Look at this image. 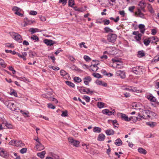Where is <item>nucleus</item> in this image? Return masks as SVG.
Here are the masks:
<instances>
[{"label":"nucleus","instance_id":"5","mask_svg":"<svg viewBox=\"0 0 159 159\" xmlns=\"http://www.w3.org/2000/svg\"><path fill=\"white\" fill-rule=\"evenodd\" d=\"M117 36L115 34H109L107 36V39L109 42L113 43L115 42Z\"/></svg>","mask_w":159,"mask_h":159},{"label":"nucleus","instance_id":"4","mask_svg":"<svg viewBox=\"0 0 159 159\" xmlns=\"http://www.w3.org/2000/svg\"><path fill=\"white\" fill-rule=\"evenodd\" d=\"M77 89L79 91L82 93H86L87 94H88L89 93H92L93 92L92 91H90V89L86 88L83 87H78Z\"/></svg>","mask_w":159,"mask_h":159},{"label":"nucleus","instance_id":"39","mask_svg":"<svg viewBox=\"0 0 159 159\" xmlns=\"http://www.w3.org/2000/svg\"><path fill=\"white\" fill-rule=\"evenodd\" d=\"M116 67L118 68H121L123 67V64L121 62H119V63H116Z\"/></svg>","mask_w":159,"mask_h":159},{"label":"nucleus","instance_id":"36","mask_svg":"<svg viewBox=\"0 0 159 159\" xmlns=\"http://www.w3.org/2000/svg\"><path fill=\"white\" fill-rule=\"evenodd\" d=\"M66 83L69 86L72 88L74 87L75 86V85L74 83L68 81H66Z\"/></svg>","mask_w":159,"mask_h":159},{"label":"nucleus","instance_id":"7","mask_svg":"<svg viewBox=\"0 0 159 159\" xmlns=\"http://www.w3.org/2000/svg\"><path fill=\"white\" fill-rule=\"evenodd\" d=\"M12 35L13 37L14 38V39L18 42L20 43L22 42L23 39L21 36L18 33H12Z\"/></svg>","mask_w":159,"mask_h":159},{"label":"nucleus","instance_id":"47","mask_svg":"<svg viewBox=\"0 0 159 159\" xmlns=\"http://www.w3.org/2000/svg\"><path fill=\"white\" fill-rule=\"evenodd\" d=\"M141 35L140 34H138L135 37V39L137 41H139L141 39Z\"/></svg>","mask_w":159,"mask_h":159},{"label":"nucleus","instance_id":"56","mask_svg":"<svg viewBox=\"0 0 159 159\" xmlns=\"http://www.w3.org/2000/svg\"><path fill=\"white\" fill-rule=\"evenodd\" d=\"M67 2V0H60L59 3H62L64 5H65Z\"/></svg>","mask_w":159,"mask_h":159},{"label":"nucleus","instance_id":"31","mask_svg":"<svg viewBox=\"0 0 159 159\" xmlns=\"http://www.w3.org/2000/svg\"><path fill=\"white\" fill-rule=\"evenodd\" d=\"M147 125H149L151 127H153L155 126L156 125V123L153 122H149L146 123Z\"/></svg>","mask_w":159,"mask_h":159},{"label":"nucleus","instance_id":"42","mask_svg":"<svg viewBox=\"0 0 159 159\" xmlns=\"http://www.w3.org/2000/svg\"><path fill=\"white\" fill-rule=\"evenodd\" d=\"M29 54L30 57H33L34 56H35L36 55L35 52H33L32 51H30Z\"/></svg>","mask_w":159,"mask_h":159},{"label":"nucleus","instance_id":"17","mask_svg":"<svg viewBox=\"0 0 159 159\" xmlns=\"http://www.w3.org/2000/svg\"><path fill=\"white\" fill-rule=\"evenodd\" d=\"M149 39L152 43H156L159 41L158 38L156 36L150 37Z\"/></svg>","mask_w":159,"mask_h":159},{"label":"nucleus","instance_id":"15","mask_svg":"<svg viewBox=\"0 0 159 159\" xmlns=\"http://www.w3.org/2000/svg\"><path fill=\"white\" fill-rule=\"evenodd\" d=\"M43 42L48 46H51L54 44V42L51 40L45 39L44 40Z\"/></svg>","mask_w":159,"mask_h":159},{"label":"nucleus","instance_id":"53","mask_svg":"<svg viewBox=\"0 0 159 159\" xmlns=\"http://www.w3.org/2000/svg\"><path fill=\"white\" fill-rule=\"evenodd\" d=\"M84 98L86 101V102H89L90 100V98L89 96L85 95L84 96Z\"/></svg>","mask_w":159,"mask_h":159},{"label":"nucleus","instance_id":"14","mask_svg":"<svg viewBox=\"0 0 159 159\" xmlns=\"http://www.w3.org/2000/svg\"><path fill=\"white\" fill-rule=\"evenodd\" d=\"M113 111H110L108 109H105L102 111V113L104 114L110 116L112 114H114V113L115 110H113Z\"/></svg>","mask_w":159,"mask_h":159},{"label":"nucleus","instance_id":"3","mask_svg":"<svg viewBox=\"0 0 159 159\" xmlns=\"http://www.w3.org/2000/svg\"><path fill=\"white\" fill-rule=\"evenodd\" d=\"M143 69L142 67L140 66H136L133 67L131 69V71L136 75H140L143 73Z\"/></svg>","mask_w":159,"mask_h":159},{"label":"nucleus","instance_id":"50","mask_svg":"<svg viewBox=\"0 0 159 159\" xmlns=\"http://www.w3.org/2000/svg\"><path fill=\"white\" fill-rule=\"evenodd\" d=\"M0 65H1L3 67H5L6 66V64L2 59V61L0 62Z\"/></svg>","mask_w":159,"mask_h":159},{"label":"nucleus","instance_id":"46","mask_svg":"<svg viewBox=\"0 0 159 159\" xmlns=\"http://www.w3.org/2000/svg\"><path fill=\"white\" fill-rule=\"evenodd\" d=\"M10 94L11 95H13L14 96L16 97L17 96V94L16 91L14 90H11Z\"/></svg>","mask_w":159,"mask_h":159},{"label":"nucleus","instance_id":"58","mask_svg":"<svg viewBox=\"0 0 159 159\" xmlns=\"http://www.w3.org/2000/svg\"><path fill=\"white\" fill-rule=\"evenodd\" d=\"M30 14L32 15H36L37 14V11H31L30 12Z\"/></svg>","mask_w":159,"mask_h":159},{"label":"nucleus","instance_id":"1","mask_svg":"<svg viewBox=\"0 0 159 159\" xmlns=\"http://www.w3.org/2000/svg\"><path fill=\"white\" fill-rule=\"evenodd\" d=\"M138 6L139 7L137 8V11L135 12V15L142 18L145 19V15L142 12V11L143 12H146L145 9L146 3L143 1H141L138 4Z\"/></svg>","mask_w":159,"mask_h":159},{"label":"nucleus","instance_id":"19","mask_svg":"<svg viewBox=\"0 0 159 159\" xmlns=\"http://www.w3.org/2000/svg\"><path fill=\"white\" fill-rule=\"evenodd\" d=\"M98 64L92 65L91 66L90 69L93 71L95 72L98 69V67L97 66Z\"/></svg>","mask_w":159,"mask_h":159},{"label":"nucleus","instance_id":"24","mask_svg":"<svg viewBox=\"0 0 159 159\" xmlns=\"http://www.w3.org/2000/svg\"><path fill=\"white\" fill-rule=\"evenodd\" d=\"M115 144L118 146H120L122 145V142L121 139L119 138L116 140L115 143Z\"/></svg>","mask_w":159,"mask_h":159},{"label":"nucleus","instance_id":"27","mask_svg":"<svg viewBox=\"0 0 159 159\" xmlns=\"http://www.w3.org/2000/svg\"><path fill=\"white\" fill-rule=\"evenodd\" d=\"M145 53L143 50L140 51L138 52L137 56L139 57H142L145 56Z\"/></svg>","mask_w":159,"mask_h":159},{"label":"nucleus","instance_id":"41","mask_svg":"<svg viewBox=\"0 0 159 159\" xmlns=\"http://www.w3.org/2000/svg\"><path fill=\"white\" fill-rule=\"evenodd\" d=\"M51 156H52V157L53 158V159H59V156L58 155L53 153H51Z\"/></svg>","mask_w":159,"mask_h":159},{"label":"nucleus","instance_id":"54","mask_svg":"<svg viewBox=\"0 0 159 159\" xmlns=\"http://www.w3.org/2000/svg\"><path fill=\"white\" fill-rule=\"evenodd\" d=\"M48 108H51L52 109H54L55 108V106L53 105L51 103H48Z\"/></svg>","mask_w":159,"mask_h":159},{"label":"nucleus","instance_id":"61","mask_svg":"<svg viewBox=\"0 0 159 159\" xmlns=\"http://www.w3.org/2000/svg\"><path fill=\"white\" fill-rule=\"evenodd\" d=\"M5 125L7 128L8 129H11L12 127V125L10 124L6 123Z\"/></svg>","mask_w":159,"mask_h":159},{"label":"nucleus","instance_id":"10","mask_svg":"<svg viewBox=\"0 0 159 159\" xmlns=\"http://www.w3.org/2000/svg\"><path fill=\"white\" fill-rule=\"evenodd\" d=\"M120 117L121 119L126 121H129L131 120L133 118V117L132 116L129 118L126 115L124 114L120 113Z\"/></svg>","mask_w":159,"mask_h":159},{"label":"nucleus","instance_id":"21","mask_svg":"<svg viewBox=\"0 0 159 159\" xmlns=\"http://www.w3.org/2000/svg\"><path fill=\"white\" fill-rule=\"evenodd\" d=\"M105 137V135L104 134H100L98 136V140L100 141H103Z\"/></svg>","mask_w":159,"mask_h":159},{"label":"nucleus","instance_id":"60","mask_svg":"<svg viewBox=\"0 0 159 159\" xmlns=\"http://www.w3.org/2000/svg\"><path fill=\"white\" fill-rule=\"evenodd\" d=\"M20 9V8H18V7H13L12 10L13 11L17 12L18 11H19Z\"/></svg>","mask_w":159,"mask_h":159},{"label":"nucleus","instance_id":"52","mask_svg":"<svg viewBox=\"0 0 159 159\" xmlns=\"http://www.w3.org/2000/svg\"><path fill=\"white\" fill-rule=\"evenodd\" d=\"M135 8V7L134 6L129 7V10L130 12H134V10Z\"/></svg>","mask_w":159,"mask_h":159},{"label":"nucleus","instance_id":"26","mask_svg":"<svg viewBox=\"0 0 159 159\" xmlns=\"http://www.w3.org/2000/svg\"><path fill=\"white\" fill-rule=\"evenodd\" d=\"M126 90L131 91L133 92H137V90L136 88L133 87H129L125 88Z\"/></svg>","mask_w":159,"mask_h":159},{"label":"nucleus","instance_id":"57","mask_svg":"<svg viewBox=\"0 0 159 159\" xmlns=\"http://www.w3.org/2000/svg\"><path fill=\"white\" fill-rule=\"evenodd\" d=\"M84 58L86 61H89L91 60L90 58L87 56H84Z\"/></svg>","mask_w":159,"mask_h":159},{"label":"nucleus","instance_id":"59","mask_svg":"<svg viewBox=\"0 0 159 159\" xmlns=\"http://www.w3.org/2000/svg\"><path fill=\"white\" fill-rule=\"evenodd\" d=\"M85 43L84 42H82L79 43V45L80 48H82V45H83V47L85 48H87V47L85 45Z\"/></svg>","mask_w":159,"mask_h":159},{"label":"nucleus","instance_id":"55","mask_svg":"<svg viewBox=\"0 0 159 159\" xmlns=\"http://www.w3.org/2000/svg\"><path fill=\"white\" fill-rule=\"evenodd\" d=\"M49 68H52L53 70H59V68L58 67H54V66H49Z\"/></svg>","mask_w":159,"mask_h":159},{"label":"nucleus","instance_id":"45","mask_svg":"<svg viewBox=\"0 0 159 159\" xmlns=\"http://www.w3.org/2000/svg\"><path fill=\"white\" fill-rule=\"evenodd\" d=\"M103 22L104 23V25H107L110 23V20L107 19H105L103 20Z\"/></svg>","mask_w":159,"mask_h":159},{"label":"nucleus","instance_id":"12","mask_svg":"<svg viewBox=\"0 0 159 159\" xmlns=\"http://www.w3.org/2000/svg\"><path fill=\"white\" fill-rule=\"evenodd\" d=\"M84 80V83L86 85H89V82L92 80L91 77L89 76H87L85 77L83 79Z\"/></svg>","mask_w":159,"mask_h":159},{"label":"nucleus","instance_id":"23","mask_svg":"<svg viewBox=\"0 0 159 159\" xmlns=\"http://www.w3.org/2000/svg\"><path fill=\"white\" fill-rule=\"evenodd\" d=\"M46 153L45 151H43L41 152L38 153L37 154V156L41 158H43L44 157V155Z\"/></svg>","mask_w":159,"mask_h":159},{"label":"nucleus","instance_id":"25","mask_svg":"<svg viewBox=\"0 0 159 159\" xmlns=\"http://www.w3.org/2000/svg\"><path fill=\"white\" fill-rule=\"evenodd\" d=\"M138 151L140 153L146 154L147 153V151L142 148H139L138 149Z\"/></svg>","mask_w":159,"mask_h":159},{"label":"nucleus","instance_id":"51","mask_svg":"<svg viewBox=\"0 0 159 159\" xmlns=\"http://www.w3.org/2000/svg\"><path fill=\"white\" fill-rule=\"evenodd\" d=\"M61 116L63 117H66L67 116V111H63L62 112V113L61 114Z\"/></svg>","mask_w":159,"mask_h":159},{"label":"nucleus","instance_id":"11","mask_svg":"<svg viewBox=\"0 0 159 159\" xmlns=\"http://www.w3.org/2000/svg\"><path fill=\"white\" fill-rule=\"evenodd\" d=\"M116 74L118 76H120L122 79L125 78V73L123 71L117 70L116 72Z\"/></svg>","mask_w":159,"mask_h":159},{"label":"nucleus","instance_id":"6","mask_svg":"<svg viewBox=\"0 0 159 159\" xmlns=\"http://www.w3.org/2000/svg\"><path fill=\"white\" fill-rule=\"evenodd\" d=\"M68 141L71 144L75 147H77L79 146L80 142L79 141L74 139L71 137L68 138Z\"/></svg>","mask_w":159,"mask_h":159},{"label":"nucleus","instance_id":"32","mask_svg":"<svg viewBox=\"0 0 159 159\" xmlns=\"http://www.w3.org/2000/svg\"><path fill=\"white\" fill-rule=\"evenodd\" d=\"M104 30L106 33H108L109 32H113V31L110 29L109 27H106L104 28Z\"/></svg>","mask_w":159,"mask_h":159},{"label":"nucleus","instance_id":"20","mask_svg":"<svg viewBox=\"0 0 159 159\" xmlns=\"http://www.w3.org/2000/svg\"><path fill=\"white\" fill-rule=\"evenodd\" d=\"M105 133L107 135H111L114 134L115 132L112 129H108L106 131Z\"/></svg>","mask_w":159,"mask_h":159},{"label":"nucleus","instance_id":"8","mask_svg":"<svg viewBox=\"0 0 159 159\" xmlns=\"http://www.w3.org/2000/svg\"><path fill=\"white\" fill-rule=\"evenodd\" d=\"M6 104H7V106L12 111H16V106L14 103L12 101H9L7 102Z\"/></svg>","mask_w":159,"mask_h":159},{"label":"nucleus","instance_id":"33","mask_svg":"<svg viewBox=\"0 0 159 159\" xmlns=\"http://www.w3.org/2000/svg\"><path fill=\"white\" fill-rule=\"evenodd\" d=\"M104 105L105 103H104L101 102H98L97 103V106L100 108L103 107L104 106Z\"/></svg>","mask_w":159,"mask_h":159},{"label":"nucleus","instance_id":"49","mask_svg":"<svg viewBox=\"0 0 159 159\" xmlns=\"http://www.w3.org/2000/svg\"><path fill=\"white\" fill-rule=\"evenodd\" d=\"M27 151V148H24L22 149H21L20 150V152L22 154L26 152Z\"/></svg>","mask_w":159,"mask_h":159},{"label":"nucleus","instance_id":"63","mask_svg":"<svg viewBox=\"0 0 159 159\" xmlns=\"http://www.w3.org/2000/svg\"><path fill=\"white\" fill-rule=\"evenodd\" d=\"M76 11L80 12H83L85 11V9H83V8H79L76 9Z\"/></svg>","mask_w":159,"mask_h":159},{"label":"nucleus","instance_id":"30","mask_svg":"<svg viewBox=\"0 0 159 159\" xmlns=\"http://www.w3.org/2000/svg\"><path fill=\"white\" fill-rule=\"evenodd\" d=\"M150 43H151V42L149 38H148V39H145L144 40V44L146 46H148Z\"/></svg>","mask_w":159,"mask_h":159},{"label":"nucleus","instance_id":"62","mask_svg":"<svg viewBox=\"0 0 159 159\" xmlns=\"http://www.w3.org/2000/svg\"><path fill=\"white\" fill-rule=\"evenodd\" d=\"M15 14L19 16H23V14L20 12L19 11H18L17 12H15Z\"/></svg>","mask_w":159,"mask_h":159},{"label":"nucleus","instance_id":"22","mask_svg":"<svg viewBox=\"0 0 159 159\" xmlns=\"http://www.w3.org/2000/svg\"><path fill=\"white\" fill-rule=\"evenodd\" d=\"M39 29L37 28H31L29 30V31L31 32V34H33L35 33L36 32H39Z\"/></svg>","mask_w":159,"mask_h":159},{"label":"nucleus","instance_id":"18","mask_svg":"<svg viewBox=\"0 0 159 159\" xmlns=\"http://www.w3.org/2000/svg\"><path fill=\"white\" fill-rule=\"evenodd\" d=\"M36 147L37 149L39 151L42 150L44 148V146L41 143H39V144H37L36 146Z\"/></svg>","mask_w":159,"mask_h":159},{"label":"nucleus","instance_id":"37","mask_svg":"<svg viewBox=\"0 0 159 159\" xmlns=\"http://www.w3.org/2000/svg\"><path fill=\"white\" fill-rule=\"evenodd\" d=\"M16 141H17L16 140H12L9 143V144L10 145L16 146Z\"/></svg>","mask_w":159,"mask_h":159},{"label":"nucleus","instance_id":"34","mask_svg":"<svg viewBox=\"0 0 159 159\" xmlns=\"http://www.w3.org/2000/svg\"><path fill=\"white\" fill-rule=\"evenodd\" d=\"M147 8L149 10V11L151 13H153L154 12V11L153 10L152 7L151 5L150 4H148L147 6Z\"/></svg>","mask_w":159,"mask_h":159},{"label":"nucleus","instance_id":"64","mask_svg":"<svg viewBox=\"0 0 159 159\" xmlns=\"http://www.w3.org/2000/svg\"><path fill=\"white\" fill-rule=\"evenodd\" d=\"M23 44L24 45L28 46L29 45V43L26 40H25L23 41Z\"/></svg>","mask_w":159,"mask_h":159},{"label":"nucleus","instance_id":"48","mask_svg":"<svg viewBox=\"0 0 159 159\" xmlns=\"http://www.w3.org/2000/svg\"><path fill=\"white\" fill-rule=\"evenodd\" d=\"M159 61V53L157 54V55L155 57L153 61L155 62H157Z\"/></svg>","mask_w":159,"mask_h":159},{"label":"nucleus","instance_id":"28","mask_svg":"<svg viewBox=\"0 0 159 159\" xmlns=\"http://www.w3.org/2000/svg\"><path fill=\"white\" fill-rule=\"evenodd\" d=\"M25 144L22 143L21 141H16V147H22L24 146Z\"/></svg>","mask_w":159,"mask_h":159},{"label":"nucleus","instance_id":"29","mask_svg":"<svg viewBox=\"0 0 159 159\" xmlns=\"http://www.w3.org/2000/svg\"><path fill=\"white\" fill-rule=\"evenodd\" d=\"M101 130L102 129L100 128L97 127H94L93 129V131L94 132H97L98 133H100L101 131Z\"/></svg>","mask_w":159,"mask_h":159},{"label":"nucleus","instance_id":"9","mask_svg":"<svg viewBox=\"0 0 159 159\" xmlns=\"http://www.w3.org/2000/svg\"><path fill=\"white\" fill-rule=\"evenodd\" d=\"M145 97L151 102H155L156 99L152 94L147 93L146 94Z\"/></svg>","mask_w":159,"mask_h":159},{"label":"nucleus","instance_id":"44","mask_svg":"<svg viewBox=\"0 0 159 159\" xmlns=\"http://www.w3.org/2000/svg\"><path fill=\"white\" fill-rule=\"evenodd\" d=\"M31 39L35 40L37 41H39V38L36 35H33V36L31 37Z\"/></svg>","mask_w":159,"mask_h":159},{"label":"nucleus","instance_id":"40","mask_svg":"<svg viewBox=\"0 0 159 159\" xmlns=\"http://www.w3.org/2000/svg\"><path fill=\"white\" fill-rule=\"evenodd\" d=\"M69 6L72 7L75 5V2L74 0H69L68 1Z\"/></svg>","mask_w":159,"mask_h":159},{"label":"nucleus","instance_id":"43","mask_svg":"<svg viewBox=\"0 0 159 159\" xmlns=\"http://www.w3.org/2000/svg\"><path fill=\"white\" fill-rule=\"evenodd\" d=\"M93 75L95 77L97 78H100L102 77L101 75L99 73H93Z\"/></svg>","mask_w":159,"mask_h":159},{"label":"nucleus","instance_id":"16","mask_svg":"<svg viewBox=\"0 0 159 159\" xmlns=\"http://www.w3.org/2000/svg\"><path fill=\"white\" fill-rule=\"evenodd\" d=\"M0 155L4 158H6L7 157V152L6 151H4L2 148L0 149Z\"/></svg>","mask_w":159,"mask_h":159},{"label":"nucleus","instance_id":"35","mask_svg":"<svg viewBox=\"0 0 159 159\" xmlns=\"http://www.w3.org/2000/svg\"><path fill=\"white\" fill-rule=\"evenodd\" d=\"M60 74L62 76H64L65 75L66 76L67 75L68 76V74L64 70H61L60 71Z\"/></svg>","mask_w":159,"mask_h":159},{"label":"nucleus","instance_id":"2","mask_svg":"<svg viewBox=\"0 0 159 159\" xmlns=\"http://www.w3.org/2000/svg\"><path fill=\"white\" fill-rule=\"evenodd\" d=\"M143 116H140L139 115H138L139 116V117H136V120L138 121H140L141 120V118L143 117L144 118L145 116L146 117H150V115H153V114L154 113L150 111L149 110H144L143 111Z\"/></svg>","mask_w":159,"mask_h":159},{"label":"nucleus","instance_id":"13","mask_svg":"<svg viewBox=\"0 0 159 159\" xmlns=\"http://www.w3.org/2000/svg\"><path fill=\"white\" fill-rule=\"evenodd\" d=\"M52 92H51L45 94H43L42 95L43 97L46 98L49 100L51 101L52 99Z\"/></svg>","mask_w":159,"mask_h":159},{"label":"nucleus","instance_id":"38","mask_svg":"<svg viewBox=\"0 0 159 159\" xmlns=\"http://www.w3.org/2000/svg\"><path fill=\"white\" fill-rule=\"evenodd\" d=\"M74 80L75 82L77 83L80 82L82 81L81 79L78 77H75L74 78Z\"/></svg>","mask_w":159,"mask_h":159}]
</instances>
